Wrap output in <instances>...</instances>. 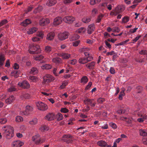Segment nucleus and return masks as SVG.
Masks as SVG:
<instances>
[{
    "mask_svg": "<svg viewBox=\"0 0 147 147\" xmlns=\"http://www.w3.org/2000/svg\"><path fill=\"white\" fill-rule=\"evenodd\" d=\"M4 131V135L7 138H10L13 136L14 129L11 126H4L3 128Z\"/></svg>",
    "mask_w": 147,
    "mask_h": 147,
    "instance_id": "f257e3e1",
    "label": "nucleus"
},
{
    "mask_svg": "<svg viewBox=\"0 0 147 147\" xmlns=\"http://www.w3.org/2000/svg\"><path fill=\"white\" fill-rule=\"evenodd\" d=\"M54 77L49 74L45 75L43 77V83L46 84L52 82L55 80Z\"/></svg>",
    "mask_w": 147,
    "mask_h": 147,
    "instance_id": "f03ea898",
    "label": "nucleus"
},
{
    "mask_svg": "<svg viewBox=\"0 0 147 147\" xmlns=\"http://www.w3.org/2000/svg\"><path fill=\"white\" fill-rule=\"evenodd\" d=\"M36 104L38 109L41 111H45L48 109L47 105L41 102H37Z\"/></svg>",
    "mask_w": 147,
    "mask_h": 147,
    "instance_id": "7ed1b4c3",
    "label": "nucleus"
},
{
    "mask_svg": "<svg viewBox=\"0 0 147 147\" xmlns=\"http://www.w3.org/2000/svg\"><path fill=\"white\" fill-rule=\"evenodd\" d=\"M40 49V47L38 45H34L31 44L30 45L29 49L28 50L29 52L31 54H34L36 53V51Z\"/></svg>",
    "mask_w": 147,
    "mask_h": 147,
    "instance_id": "20e7f679",
    "label": "nucleus"
},
{
    "mask_svg": "<svg viewBox=\"0 0 147 147\" xmlns=\"http://www.w3.org/2000/svg\"><path fill=\"white\" fill-rule=\"evenodd\" d=\"M69 34L67 32L60 33L58 35V38L60 40H63L68 38Z\"/></svg>",
    "mask_w": 147,
    "mask_h": 147,
    "instance_id": "39448f33",
    "label": "nucleus"
},
{
    "mask_svg": "<svg viewBox=\"0 0 147 147\" xmlns=\"http://www.w3.org/2000/svg\"><path fill=\"white\" fill-rule=\"evenodd\" d=\"M18 85L22 88L24 89H28L30 87V85L28 82L23 81L22 82H19Z\"/></svg>",
    "mask_w": 147,
    "mask_h": 147,
    "instance_id": "423d86ee",
    "label": "nucleus"
},
{
    "mask_svg": "<svg viewBox=\"0 0 147 147\" xmlns=\"http://www.w3.org/2000/svg\"><path fill=\"white\" fill-rule=\"evenodd\" d=\"M63 20L66 23L71 24L75 20V18L72 16H67L64 17Z\"/></svg>",
    "mask_w": 147,
    "mask_h": 147,
    "instance_id": "0eeeda50",
    "label": "nucleus"
},
{
    "mask_svg": "<svg viewBox=\"0 0 147 147\" xmlns=\"http://www.w3.org/2000/svg\"><path fill=\"white\" fill-rule=\"evenodd\" d=\"M56 116L53 113H49L46 115L45 117V119L48 121H52L56 118Z\"/></svg>",
    "mask_w": 147,
    "mask_h": 147,
    "instance_id": "6e6552de",
    "label": "nucleus"
},
{
    "mask_svg": "<svg viewBox=\"0 0 147 147\" xmlns=\"http://www.w3.org/2000/svg\"><path fill=\"white\" fill-rule=\"evenodd\" d=\"M24 144L23 142L20 140H15L12 142L11 146L12 147H20Z\"/></svg>",
    "mask_w": 147,
    "mask_h": 147,
    "instance_id": "1a4fd4ad",
    "label": "nucleus"
},
{
    "mask_svg": "<svg viewBox=\"0 0 147 147\" xmlns=\"http://www.w3.org/2000/svg\"><path fill=\"white\" fill-rule=\"evenodd\" d=\"M62 21V18L60 17H57L55 18L53 20V25L54 26H58L61 24Z\"/></svg>",
    "mask_w": 147,
    "mask_h": 147,
    "instance_id": "9d476101",
    "label": "nucleus"
},
{
    "mask_svg": "<svg viewBox=\"0 0 147 147\" xmlns=\"http://www.w3.org/2000/svg\"><path fill=\"white\" fill-rule=\"evenodd\" d=\"M50 22V20L48 18H42L39 21V24L42 26H43L49 24Z\"/></svg>",
    "mask_w": 147,
    "mask_h": 147,
    "instance_id": "9b49d317",
    "label": "nucleus"
},
{
    "mask_svg": "<svg viewBox=\"0 0 147 147\" xmlns=\"http://www.w3.org/2000/svg\"><path fill=\"white\" fill-rule=\"evenodd\" d=\"M98 145L101 147H111V145H108L106 142L103 140H100L97 142Z\"/></svg>",
    "mask_w": 147,
    "mask_h": 147,
    "instance_id": "f8f14e48",
    "label": "nucleus"
},
{
    "mask_svg": "<svg viewBox=\"0 0 147 147\" xmlns=\"http://www.w3.org/2000/svg\"><path fill=\"white\" fill-rule=\"evenodd\" d=\"M79 50L80 52H84L85 56L87 57L89 55V52L90 51V49L88 48L83 47Z\"/></svg>",
    "mask_w": 147,
    "mask_h": 147,
    "instance_id": "ddd939ff",
    "label": "nucleus"
},
{
    "mask_svg": "<svg viewBox=\"0 0 147 147\" xmlns=\"http://www.w3.org/2000/svg\"><path fill=\"white\" fill-rule=\"evenodd\" d=\"M71 136L69 135H64L62 140L64 142H66L67 143H69L71 142Z\"/></svg>",
    "mask_w": 147,
    "mask_h": 147,
    "instance_id": "4468645a",
    "label": "nucleus"
},
{
    "mask_svg": "<svg viewBox=\"0 0 147 147\" xmlns=\"http://www.w3.org/2000/svg\"><path fill=\"white\" fill-rule=\"evenodd\" d=\"M32 140L36 144H39L41 141L40 135L38 134H37L34 135L32 137Z\"/></svg>",
    "mask_w": 147,
    "mask_h": 147,
    "instance_id": "2eb2a0df",
    "label": "nucleus"
},
{
    "mask_svg": "<svg viewBox=\"0 0 147 147\" xmlns=\"http://www.w3.org/2000/svg\"><path fill=\"white\" fill-rule=\"evenodd\" d=\"M95 27L94 24H91L88 26L87 32L89 34H91L94 30Z\"/></svg>",
    "mask_w": 147,
    "mask_h": 147,
    "instance_id": "dca6fc26",
    "label": "nucleus"
},
{
    "mask_svg": "<svg viewBox=\"0 0 147 147\" xmlns=\"http://www.w3.org/2000/svg\"><path fill=\"white\" fill-rule=\"evenodd\" d=\"M55 36V33L53 32H51L49 33L47 36L46 39L48 40H53Z\"/></svg>",
    "mask_w": 147,
    "mask_h": 147,
    "instance_id": "f3484780",
    "label": "nucleus"
},
{
    "mask_svg": "<svg viewBox=\"0 0 147 147\" xmlns=\"http://www.w3.org/2000/svg\"><path fill=\"white\" fill-rule=\"evenodd\" d=\"M120 119L125 121L127 123L130 124L132 122V118L131 117H121Z\"/></svg>",
    "mask_w": 147,
    "mask_h": 147,
    "instance_id": "a211bd4d",
    "label": "nucleus"
},
{
    "mask_svg": "<svg viewBox=\"0 0 147 147\" xmlns=\"http://www.w3.org/2000/svg\"><path fill=\"white\" fill-rule=\"evenodd\" d=\"M95 64V62L92 61L86 64V66L88 69H93L94 68Z\"/></svg>",
    "mask_w": 147,
    "mask_h": 147,
    "instance_id": "6ab92c4d",
    "label": "nucleus"
},
{
    "mask_svg": "<svg viewBox=\"0 0 147 147\" xmlns=\"http://www.w3.org/2000/svg\"><path fill=\"white\" fill-rule=\"evenodd\" d=\"M85 102H87L88 105H90L92 107H94L96 104L95 102H94L93 99H89L85 100Z\"/></svg>",
    "mask_w": 147,
    "mask_h": 147,
    "instance_id": "aec40b11",
    "label": "nucleus"
},
{
    "mask_svg": "<svg viewBox=\"0 0 147 147\" xmlns=\"http://www.w3.org/2000/svg\"><path fill=\"white\" fill-rule=\"evenodd\" d=\"M57 1L56 0H48L47 1L46 5L48 6H52L55 5Z\"/></svg>",
    "mask_w": 147,
    "mask_h": 147,
    "instance_id": "412c9836",
    "label": "nucleus"
},
{
    "mask_svg": "<svg viewBox=\"0 0 147 147\" xmlns=\"http://www.w3.org/2000/svg\"><path fill=\"white\" fill-rule=\"evenodd\" d=\"M15 99L14 96L13 95L10 96L9 97L5 100V102L8 104H10L13 102Z\"/></svg>",
    "mask_w": 147,
    "mask_h": 147,
    "instance_id": "4be33fe9",
    "label": "nucleus"
},
{
    "mask_svg": "<svg viewBox=\"0 0 147 147\" xmlns=\"http://www.w3.org/2000/svg\"><path fill=\"white\" fill-rule=\"evenodd\" d=\"M52 62L56 64H58L62 63V60L59 58L55 57L53 58L52 59Z\"/></svg>",
    "mask_w": 147,
    "mask_h": 147,
    "instance_id": "5701e85b",
    "label": "nucleus"
},
{
    "mask_svg": "<svg viewBox=\"0 0 147 147\" xmlns=\"http://www.w3.org/2000/svg\"><path fill=\"white\" fill-rule=\"evenodd\" d=\"M31 23V20L28 19H26L21 24L22 26H26Z\"/></svg>",
    "mask_w": 147,
    "mask_h": 147,
    "instance_id": "b1692460",
    "label": "nucleus"
},
{
    "mask_svg": "<svg viewBox=\"0 0 147 147\" xmlns=\"http://www.w3.org/2000/svg\"><path fill=\"white\" fill-rule=\"evenodd\" d=\"M38 30V28L36 27H32L30 29H29L27 31V33L28 34H32Z\"/></svg>",
    "mask_w": 147,
    "mask_h": 147,
    "instance_id": "393cba45",
    "label": "nucleus"
},
{
    "mask_svg": "<svg viewBox=\"0 0 147 147\" xmlns=\"http://www.w3.org/2000/svg\"><path fill=\"white\" fill-rule=\"evenodd\" d=\"M86 32V29L84 27H81L77 30L76 32L77 33L83 34Z\"/></svg>",
    "mask_w": 147,
    "mask_h": 147,
    "instance_id": "a878e982",
    "label": "nucleus"
},
{
    "mask_svg": "<svg viewBox=\"0 0 147 147\" xmlns=\"http://www.w3.org/2000/svg\"><path fill=\"white\" fill-rule=\"evenodd\" d=\"M52 67L51 65L46 64L41 66V68L42 69H50Z\"/></svg>",
    "mask_w": 147,
    "mask_h": 147,
    "instance_id": "bb28decb",
    "label": "nucleus"
},
{
    "mask_svg": "<svg viewBox=\"0 0 147 147\" xmlns=\"http://www.w3.org/2000/svg\"><path fill=\"white\" fill-rule=\"evenodd\" d=\"M29 80L32 82H37L38 79V78L34 76H31L29 77Z\"/></svg>",
    "mask_w": 147,
    "mask_h": 147,
    "instance_id": "cd10ccee",
    "label": "nucleus"
},
{
    "mask_svg": "<svg viewBox=\"0 0 147 147\" xmlns=\"http://www.w3.org/2000/svg\"><path fill=\"white\" fill-rule=\"evenodd\" d=\"M38 122V120L36 118H35L29 122V124L32 126H34L36 125Z\"/></svg>",
    "mask_w": 147,
    "mask_h": 147,
    "instance_id": "c85d7f7f",
    "label": "nucleus"
},
{
    "mask_svg": "<svg viewBox=\"0 0 147 147\" xmlns=\"http://www.w3.org/2000/svg\"><path fill=\"white\" fill-rule=\"evenodd\" d=\"M78 62L82 64L87 63L86 57L80 58L78 60Z\"/></svg>",
    "mask_w": 147,
    "mask_h": 147,
    "instance_id": "c756f323",
    "label": "nucleus"
},
{
    "mask_svg": "<svg viewBox=\"0 0 147 147\" xmlns=\"http://www.w3.org/2000/svg\"><path fill=\"white\" fill-rule=\"evenodd\" d=\"M120 13V11H118L117 9L116 10V7L115 9L113 10L110 13V15L111 16H116L118 13Z\"/></svg>",
    "mask_w": 147,
    "mask_h": 147,
    "instance_id": "7c9ffc66",
    "label": "nucleus"
},
{
    "mask_svg": "<svg viewBox=\"0 0 147 147\" xmlns=\"http://www.w3.org/2000/svg\"><path fill=\"white\" fill-rule=\"evenodd\" d=\"M139 133L140 135L141 136H147V132L145 129H140L139 130Z\"/></svg>",
    "mask_w": 147,
    "mask_h": 147,
    "instance_id": "2f4dec72",
    "label": "nucleus"
},
{
    "mask_svg": "<svg viewBox=\"0 0 147 147\" xmlns=\"http://www.w3.org/2000/svg\"><path fill=\"white\" fill-rule=\"evenodd\" d=\"M88 79L86 76H83L81 78V82L84 84H86L88 81Z\"/></svg>",
    "mask_w": 147,
    "mask_h": 147,
    "instance_id": "473e14b6",
    "label": "nucleus"
},
{
    "mask_svg": "<svg viewBox=\"0 0 147 147\" xmlns=\"http://www.w3.org/2000/svg\"><path fill=\"white\" fill-rule=\"evenodd\" d=\"M61 56L63 59H67L71 56V55L68 53H63L61 55Z\"/></svg>",
    "mask_w": 147,
    "mask_h": 147,
    "instance_id": "72a5a7b5",
    "label": "nucleus"
},
{
    "mask_svg": "<svg viewBox=\"0 0 147 147\" xmlns=\"http://www.w3.org/2000/svg\"><path fill=\"white\" fill-rule=\"evenodd\" d=\"M43 56L41 55L34 56V59L36 61H40L43 59Z\"/></svg>",
    "mask_w": 147,
    "mask_h": 147,
    "instance_id": "f704fd0d",
    "label": "nucleus"
},
{
    "mask_svg": "<svg viewBox=\"0 0 147 147\" xmlns=\"http://www.w3.org/2000/svg\"><path fill=\"white\" fill-rule=\"evenodd\" d=\"M5 60L4 55L1 54L0 55V66H2L3 65Z\"/></svg>",
    "mask_w": 147,
    "mask_h": 147,
    "instance_id": "c9c22d12",
    "label": "nucleus"
},
{
    "mask_svg": "<svg viewBox=\"0 0 147 147\" xmlns=\"http://www.w3.org/2000/svg\"><path fill=\"white\" fill-rule=\"evenodd\" d=\"M143 117H140L137 119V121L140 123L143 122L146 119H147V116H143Z\"/></svg>",
    "mask_w": 147,
    "mask_h": 147,
    "instance_id": "e433bc0d",
    "label": "nucleus"
},
{
    "mask_svg": "<svg viewBox=\"0 0 147 147\" xmlns=\"http://www.w3.org/2000/svg\"><path fill=\"white\" fill-rule=\"evenodd\" d=\"M129 20V18L127 16H125L122 18V22L123 23H125L128 22Z\"/></svg>",
    "mask_w": 147,
    "mask_h": 147,
    "instance_id": "4c0bfd02",
    "label": "nucleus"
},
{
    "mask_svg": "<svg viewBox=\"0 0 147 147\" xmlns=\"http://www.w3.org/2000/svg\"><path fill=\"white\" fill-rule=\"evenodd\" d=\"M38 70L37 68L35 67H32L31 68L30 73L31 74H35L37 73Z\"/></svg>",
    "mask_w": 147,
    "mask_h": 147,
    "instance_id": "58836bf2",
    "label": "nucleus"
},
{
    "mask_svg": "<svg viewBox=\"0 0 147 147\" xmlns=\"http://www.w3.org/2000/svg\"><path fill=\"white\" fill-rule=\"evenodd\" d=\"M36 36L39 37L41 39H42L44 37V33L42 32H38L36 35Z\"/></svg>",
    "mask_w": 147,
    "mask_h": 147,
    "instance_id": "ea45409f",
    "label": "nucleus"
},
{
    "mask_svg": "<svg viewBox=\"0 0 147 147\" xmlns=\"http://www.w3.org/2000/svg\"><path fill=\"white\" fill-rule=\"evenodd\" d=\"M57 120L58 121H60L63 118L62 115L60 113H58L57 115Z\"/></svg>",
    "mask_w": 147,
    "mask_h": 147,
    "instance_id": "a19ab883",
    "label": "nucleus"
},
{
    "mask_svg": "<svg viewBox=\"0 0 147 147\" xmlns=\"http://www.w3.org/2000/svg\"><path fill=\"white\" fill-rule=\"evenodd\" d=\"M52 50L51 47L49 46H47L45 47V51L47 53H49L51 52Z\"/></svg>",
    "mask_w": 147,
    "mask_h": 147,
    "instance_id": "79ce46f5",
    "label": "nucleus"
},
{
    "mask_svg": "<svg viewBox=\"0 0 147 147\" xmlns=\"http://www.w3.org/2000/svg\"><path fill=\"white\" fill-rule=\"evenodd\" d=\"M90 20V18L87 17L84 18L82 20V21L83 22L86 23H87L89 22Z\"/></svg>",
    "mask_w": 147,
    "mask_h": 147,
    "instance_id": "37998d69",
    "label": "nucleus"
},
{
    "mask_svg": "<svg viewBox=\"0 0 147 147\" xmlns=\"http://www.w3.org/2000/svg\"><path fill=\"white\" fill-rule=\"evenodd\" d=\"M16 121L17 122H21L23 121V118L22 117L18 116L16 117Z\"/></svg>",
    "mask_w": 147,
    "mask_h": 147,
    "instance_id": "c03bdc74",
    "label": "nucleus"
},
{
    "mask_svg": "<svg viewBox=\"0 0 147 147\" xmlns=\"http://www.w3.org/2000/svg\"><path fill=\"white\" fill-rule=\"evenodd\" d=\"M80 36L78 35H74L70 38V41H73L78 39Z\"/></svg>",
    "mask_w": 147,
    "mask_h": 147,
    "instance_id": "a18cd8bd",
    "label": "nucleus"
},
{
    "mask_svg": "<svg viewBox=\"0 0 147 147\" xmlns=\"http://www.w3.org/2000/svg\"><path fill=\"white\" fill-rule=\"evenodd\" d=\"M33 110V108L32 107L29 105H27L26 107V111L28 113L29 112L32 111Z\"/></svg>",
    "mask_w": 147,
    "mask_h": 147,
    "instance_id": "49530a36",
    "label": "nucleus"
},
{
    "mask_svg": "<svg viewBox=\"0 0 147 147\" xmlns=\"http://www.w3.org/2000/svg\"><path fill=\"white\" fill-rule=\"evenodd\" d=\"M68 82L67 81H64L60 87L61 89L64 88L65 86L68 84Z\"/></svg>",
    "mask_w": 147,
    "mask_h": 147,
    "instance_id": "de8ad7c7",
    "label": "nucleus"
},
{
    "mask_svg": "<svg viewBox=\"0 0 147 147\" xmlns=\"http://www.w3.org/2000/svg\"><path fill=\"white\" fill-rule=\"evenodd\" d=\"M125 8L123 6L119 5L116 7V10L117 9L118 11H120V13Z\"/></svg>",
    "mask_w": 147,
    "mask_h": 147,
    "instance_id": "09e8293b",
    "label": "nucleus"
},
{
    "mask_svg": "<svg viewBox=\"0 0 147 147\" xmlns=\"http://www.w3.org/2000/svg\"><path fill=\"white\" fill-rule=\"evenodd\" d=\"M77 61L76 59H74L72 60L69 61L68 62V63L72 65H74L75 64L77 63Z\"/></svg>",
    "mask_w": 147,
    "mask_h": 147,
    "instance_id": "8fccbe9b",
    "label": "nucleus"
},
{
    "mask_svg": "<svg viewBox=\"0 0 147 147\" xmlns=\"http://www.w3.org/2000/svg\"><path fill=\"white\" fill-rule=\"evenodd\" d=\"M32 40L33 42H37L40 41V38L36 36L32 38Z\"/></svg>",
    "mask_w": 147,
    "mask_h": 147,
    "instance_id": "3c124183",
    "label": "nucleus"
},
{
    "mask_svg": "<svg viewBox=\"0 0 147 147\" xmlns=\"http://www.w3.org/2000/svg\"><path fill=\"white\" fill-rule=\"evenodd\" d=\"M105 101V99L103 98H100L97 100V102L98 104H102Z\"/></svg>",
    "mask_w": 147,
    "mask_h": 147,
    "instance_id": "603ef678",
    "label": "nucleus"
},
{
    "mask_svg": "<svg viewBox=\"0 0 147 147\" xmlns=\"http://www.w3.org/2000/svg\"><path fill=\"white\" fill-rule=\"evenodd\" d=\"M7 119L5 118H3L0 119V123L2 124H3L7 122Z\"/></svg>",
    "mask_w": 147,
    "mask_h": 147,
    "instance_id": "864d4df0",
    "label": "nucleus"
},
{
    "mask_svg": "<svg viewBox=\"0 0 147 147\" xmlns=\"http://www.w3.org/2000/svg\"><path fill=\"white\" fill-rule=\"evenodd\" d=\"M88 56L86 57L87 62L90 61L93 59V57L92 56Z\"/></svg>",
    "mask_w": 147,
    "mask_h": 147,
    "instance_id": "5fc2aeb1",
    "label": "nucleus"
},
{
    "mask_svg": "<svg viewBox=\"0 0 147 147\" xmlns=\"http://www.w3.org/2000/svg\"><path fill=\"white\" fill-rule=\"evenodd\" d=\"M7 22V20L5 19L2 20L0 22V27H1L3 25L6 24Z\"/></svg>",
    "mask_w": 147,
    "mask_h": 147,
    "instance_id": "6e6d98bb",
    "label": "nucleus"
},
{
    "mask_svg": "<svg viewBox=\"0 0 147 147\" xmlns=\"http://www.w3.org/2000/svg\"><path fill=\"white\" fill-rule=\"evenodd\" d=\"M80 43V41L79 40L75 41L73 42V45L74 46L77 47L78 46Z\"/></svg>",
    "mask_w": 147,
    "mask_h": 147,
    "instance_id": "4d7b16f0",
    "label": "nucleus"
},
{
    "mask_svg": "<svg viewBox=\"0 0 147 147\" xmlns=\"http://www.w3.org/2000/svg\"><path fill=\"white\" fill-rule=\"evenodd\" d=\"M40 129L41 130V131H43V130H47L49 129L48 127H47L46 125H44L42 126H41L40 128Z\"/></svg>",
    "mask_w": 147,
    "mask_h": 147,
    "instance_id": "13d9d810",
    "label": "nucleus"
},
{
    "mask_svg": "<svg viewBox=\"0 0 147 147\" xmlns=\"http://www.w3.org/2000/svg\"><path fill=\"white\" fill-rule=\"evenodd\" d=\"M138 115L139 117H143V116H147V115L145 114L144 113H143L141 111L138 112Z\"/></svg>",
    "mask_w": 147,
    "mask_h": 147,
    "instance_id": "bf43d9fd",
    "label": "nucleus"
},
{
    "mask_svg": "<svg viewBox=\"0 0 147 147\" xmlns=\"http://www.w3.org/2000/svg\"><path fill=\"white\" fill-rule=\"evenodd\" d=\"M61 111L62 113H65L68 112H69V110L65 108H63L61 109Z\"/></svg>",
    "mask_w": 147,
    "mask_h": 147,
    "instance_id": "052dcab7",
    "label": "nucleus"
},
{
    "mask_svg": "<svg viewBox=\"0 0 147 147\" xmlns=\"http://www.w3.org/2000/svg\"><path fill=\"white\" fill-rule=\"evenodd\" d=\"M109 125L111 127L113 128L116 129L117 127L116 125L113 122L110 123L109 124Z\"/></svg>",
    "mask_w": 147,
    "mask_h": 147,
    "instance_id": "680f3d73",
    "label": "nucleus"
},
{
    "mask_svg": "<svg viewBox=\"0 0 147 147\" xmlns=\"http://www.w3.org/2000/svg\"><path fill=\"white\" fill-rule=\"evenodd\" d=\"M57 68H54L53 70V73L55 76H58V72H57Z\"/></svg>",
    "mask_w": 147,
    "mask_h": 147,
    "instance_id": "e2e57ef3",
    "label": "nucleus"
},
{
    "mask_svg": "<svg viewBox=\"0 0 147 147\" xmlns=\"http://www.w3.org/2000/svg\"><path fill=\"white\" fill-rule=\"evenodd\" d=\"M16 90V89L15 88V87H14L13 86H12L10 88H9L8 89V91L9 92H11L13 91H15Z\"/></svg>",
    "mask_w": 147,
    "mask_h": 147,
    "instance_id": "0e129e2a",
    "label": "nucleus"
},
{
    "mask_svg": "<svg viewBox=\"0 0 147 147\" xmlns=\"http://www.w3.org/2000/svg\"><path fill=\"white\" fill-rule=\"evenodd\" d=\"M92 14L93 15H94L97 14L98 13V10L94 8L92 11Z\"/></svg>",
    "mask_w": 147,
    "mask_h": 147,
    "instance_id": "69168bd1",
    "label": "nucleus"
},
{
    "mask_svg": "<svg viewBox=\"0 0 147 147\" xmlns=\"http://www.w3.org/2000/svg\"><path fill=\"white\" fill-rule=\"evenodd\" d=\"M138 29V28H135L134 29H131L130 30L129 32L131 33H134Z\"/></svg>",
    "mask_w": 147,
    "mask_h": 147,
    "instance_id": "338daca9",
    "label": "nucleus"
},
{
    "mask_svg": "<svg viewBox=\"0 0 147 147\" xmlns=\"http://www.w3.org/2000/svg\"><path fill=\"white\" fill-rule=\"evenodd\" d=\"M141 37L140 36H137L133 40V43H134L136 42L137 40H138Z\"/></svg>",
    "mask_w": 147,
    "mask_h": 147,
    "instance_id": "774afa93",
    "label": "nucleus"
}]
</instances>
